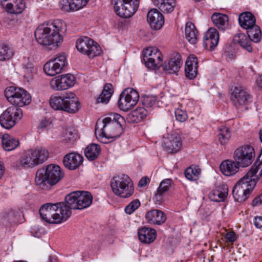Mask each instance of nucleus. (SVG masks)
<instances>
[{"mask_svg": "<svg viewBox=\"0 0 262 262\" xmlns=\"http://www.w3.org/2000/svg\"><path fill=\"white\" fill-rule=\"evenodd\" d=\"M253 224L257 228H262V216H256L254 219Z\"/></svg>", "mask_w": 262, "mask_h": 262, "instance_id": "56", "label": "nucleus"}, {"mask_svg": "<svg viewBox=\"0 0 262 262\" xmlns=\"http://www.w3.org/2000/svg\"><path fill=\"white\" fill-rule=\"evenodd\" d=\"M171 180L170 179H165L162 181L158 188V192L160 191L162 192V193H165L169 188L171 186Z\"/></svg>", "mask_w": 262, "mask_h": 262, "instance_id": "49", "label": "nucleus"}, {"mask_svg": "<svg viewBox=\"0 0 262 262\" xmlns=\"http://www.w3.org/2000/svg\"><path fill=\"white\" fill-rule=\"evenodd\" d=\"M256 82L257 85L261 88H262V75H259L257 78Z\"/></svg>", "mask_w": 262, "mask_h": 262, "instance_id": "62", "label": "nucleus"}, {"mask_svg": "<svg viewBox=\"0 0 262 262\" xmlns=\"http://www.w3.org/2000/svg\"><path fill=\"white\" fill-rule=\"evenodd\" d=\"M228 192V187L226 184L219 186L209 194V199L213 202H223L226 198Z\"/></svg>", "mask_w": 262, "mask_h": 262, "instance_id": "24", "label": "nucleus"}, {"mask_svg": "<svg viewBox=\"0 0 262 262\" xmlns=\"http://www.w3.org/2000/svg\"><path fill=\"white\" fill-rule=\"evenodd\" d=\"M14 54V50L10 47L3 45L0 47V61L8 60Z\"/></svg>", "mask_w": 262, "mask_h": 262, "instance_id": "41", "label": "nucleus"}, {"mask_svg": "<svg viewBox=\"0 0 262 262\" xmlns=\"http://www.w3.org/2000/svg\"><path fill=\"white\" fill-rule=\"evenodd\" d=\"M7 99L15 106H10L0 116V124L6 129L12 128L23 116L20 108L16 107L29 104L31 101V96L26 90L14 86L7 88L5 91Z\"/></svg>", "mask_w": 262, "mask_h": 262, "instance_id": "1", "label": "nucleus"}, {"mask_svg": "<svg viewBox=\"0 0 262 262\" xmlns=\"http://www.w3.org/2000/svg\"><path fill=\"white\" fill-rule=\"evenodd\" d=\"M185 35L187 40L192 44L196 43L198 39V31L194 25L188 22L186 24Z\"/></svg>", "mask_w": 262, "mask_h": 262, "instance_id": "34", "label": "nucleus"}, {"mask_svg": "<svg viewBox=\"0 0 262 262\" xmlns=\"http://www.w3.org/2000/svg\"><path fill=\"white\" fill-rule=\"evenodd\" d=\"M66 31L64 22L57 19L39 25L35 30V37L40 45L58 46V44L62 41L63 34Z\"/></svg>", "mask_w": 262, "mask_h": 262, "instance_id": "2", "label": "nucleus"}, {"mask_svg": "<svg viewBox=\"0 0 262 262\" xmlns=\"http://www.w3.org/2000/svg\"><path fill=\"white\" fill-rule=\"evenodd\" d=\"M219 133L217 135L218 139L221 144H226L231 138V133L229 129L224 127L219 129Z\"/></svg>", "mask_w": 262, "mask_h": 262, "instance_id": "43", "label": "nucleus"}, {"mask_svg": "<svg viewBox=\"0 0 262 262\" xmlns=\"http://www.w3.org/2000/svg\"><path fill=\"white\" fill-rule=\"evenodd\" d=\"M124 118L118 114H112L102 120H98L95 125L96 132H100V136L107 139H116L123 133L122 124Z\"/></svg>", "mask_w": 262, "mask_h": 262, "instance_id": "3", "label": "nucleus"}, {"mask_svg": "<svg viewBox=\"0 0 262 262\" xmlns=\"http://www.w3.org/2000/svg\"><path fill=\"white\" fill-rule=\"evenodd\" d=\"M260 164H262V148L260 149V155L259 157L257 158V161L253 166L257 167L258 169L259 166Z\"/></svg>", "mask_w": 262, "mask_h": 262, "instance_id": "61", "label": "nucleus"}, {"mask_svg": "<svg viewBox=\"0 0 262 262\" xmlns=\"http://www.w3.org/2000/svg\"><path fill=\"white\" fill-rule=\"evenodd\" d=\"M162 60V53L156 48L148 47L142 52L141 61L145 66H157Z\"/></svg>", "mask_w": 262, "mask_h": 262, "instance_id": "15", "label": "nucleus"}, {"mask_svg": "<svg viewBox=\"0 0 262 262\" xmlns=\"http://www.w3.org/2000/svg\"><path fill=\"white\" fill-rule=\"evenodd\" d=\"M147 114V110L143 107H138L128 115L129 122L137 123L144 119Z\"/></svg>", "mask_w": 262, "mask_h": 262, "instance_id": "31", "label": "nucleus"}, {"mask_svg": "<svg viewBox=\"0 0 262 262\" xmlns=\"http://www.w3.org/2000/svg\"><path fill=\"white\" fill-rule=\"evenodd\" d=\"M163 72L167 74H174L178 72L181 67H162Z\"/></svg>", "mask_w": 262, "mask_h": 262, "instance_id": "54", "label": "nucleus"}, {"mask_svg": "<svg viewBox=\"0 0 262 262\" xmlns=\"http://www.w3.org/2000/svg\"><path fill=\"white\" fill-rule=\"evenodd\" d=\"M201 173V169L197 166L191 165L187 167L184 172L187 179L190 181H196L199 179Z\"/></svg>", "mask_w": 262, "mask_h": 262, "instance_id": "39", "label": "nucleus"}, {"mask_svg": "<svg viewBox=\"0 0 262 262\" xmlns=\"http://www.w3.org/2000/svg\"><path fill=\"white\" fill-rule=\"evenodd\" d=\"M114 92L113 86L111 83H106L99 97L97 99V103H102L103 104H107Z\"/></svg>", "mask_w": 262, "mask_h": 262, "instance_id": "30", "label": "nucleus"}, {"mask_svg": "<svg viewBox=\"0 0 262 262\" xmlns=\"http://www.w3.org/2000/svg\"><path fill=\"white\" fill-rule=\"evenodd\" d=\"M83 157L76 152H70L66 155L63 158V164L70 170L77 169L82 163Z\"/></svg>", "mask_w": 262, "mask_h": 262, "instance_id": "17", "label": "nucleus"}, {"mask_svg": "<svg viewBox=\"0 0 262 262\" xmlns=\"http://www.w3.org/2000/svg\"><path fill=\"white\" fill-rule=\"evenodd\" d=\"M211 20L216 27L223 31L228 26V17L226 14L215 13L212 15Z\"/></svg>", "mask_w": 262, "mask_h": 262, "instance_id": "32", "label": "nucleus"}, {"mask_svg": "<svg viewBox=\"0 0 262 262\" xmlns=\"http://www.w3.org/2000/svg\"><path fill=\"white\" fill-rule=\"evenodd\" d=\"M5 169L4 166L1 164H0V180L2 179V177L3 176L4 173H5Z\"/></svg>", "mask_w": 262, "mask_h": 262, "instance_id": "63", "label": "nucleus"}, {"mask_svg": "<svg viewBox=\"0 0 262 262\" xmlns=\"http://www.w3.org/2000/svg\"><path fill=\"white\" fill-rule=\"evenodd\" d=\"M247 34L249 39L254 42H259L261 39V31L260 27L255 25L247 30Z\"/></svg>", "mask_w": 262, "mask_h": 262, "instance_id": "38", "label": "nucleus"}, {"mask_svg": "<svg viewBox=\"0 0 262 262\" xmlns=\"http://www.w3.org/2000/svg\"><path fill=\"white\" fill-rule=\"evenodd\" d=\"M233 41L234 43H238L243 48L249 52H252L251 41L245 34L239 33L235 36L233 38Z\"/></svg>", "mask_w": 262, "mask_h": 262, "instance_id": "37", "label": "nucleus"}, {"mask_svg": "<svg viewBox=\"0 0 262 262\" xmlns=\"http://www.w3.org/2000/svg\"><path fill=\"white\" fill-rule=\"evenodd\" d=\"M146 71L149 75L160 74L162 72V67H146Z\"/></svg>", "mask_w": 262, "mask_h": 262, "instance_id": "52", "label": "nucleus"}, {"mask_svg": "<svg viewBox=\"0 0 262 262\" xmlns=\"http://www.w3.org/2000/svg\"><path fill=\"white\" fill-rule=\"evenodd\" d=\"M64 67H43L45 73L49 76H54L62 73Z\"/></svg>", "mask_w": 262, "mask_h": 262, "instance_id": "45", "label": "nucleus"}, {"mask_svg": "<svg viewBox=\"0 0 262 262\" xmlns=\"http://www.w3.org/2000/svg\"><path fill=\"white\" fill-rule=\"evenodd\" d=\"M2 142L4 149L7 151L14 149L19 144L17 139L13 138L8 134H5L3 136Z\"/></svg>", "mask_w": 262, "mask_h": 262, "instance_id": "35", "label": "nucleus"}, {"mask_svg": "<svg viewBox=\"0 0 262 262\" xmlns=\"http://www.w3.org/2000/svg\"><path fill=\"white\" fill-rule=\"evenodd\" d=\"M262 204V192L258 196L255 197L251 203V205L253 207L260 206Z\"/></svg>", "mask_w": 262, "mask_h": 262, "instance_id": "55", "label": "nucleus"}, {"mask_svg": "<svg viewBox=\"0 0 262 262\" xmlns=\"http://www.w3.org/2000/svg\"><path fill=\"white\" fill-rule=\"evenodd\" d=\"M145 218L151 224L161 225L165 222L166 216L160 210L152 209L147 212Z\"/></svg>", "mask_w": 262, "mask_h": 262, "instance_id": "20", "label": "nucleus"}, {"mask_svg": "<svg viewBox=\"0 0 262 262\" xmlns=\"http://www.w3.org/2000/svg\"><path fill=\"white\" fill-rule=\"evenodd\" d=\"M182 146L181 137L178 133L171 134L164 142V149L170 154H176L180 151Z\"/></svg>", "mask_w": 262, "mask_h": 262, "instance_id": "16", "label": "nucleus"}, {"mask_svg": "<svg viewBox=\"0 0 262 262\" xmlns=\"http://www.w3.org/2000/svg\"><path fill=\"white\" fill-rule=\"evenodd\" d=\"M100 151L101 148L98 144L92 143L85 148L84 155L89 160L94 161L98 158Z\"/></svg>", "mask_w": 262, "mask_h": 262, "instance_id": "36", "label": "nucleus"}, {"mask_svg": "<svg viewBox=\"0 0 262 262\" xmlns=\"http://www.w3.org/2000/svg\"><path fill=\"white\" fill-rule=\"evenodd\" d=\"M77 193L78 209H82L90 206L92 203L93 196L88 191H76Z\"/></svg>", "mask_w": 262, "mask_h": 262, "instance_id": "26", "label": "nucleus"}, {"mask_svg": "<svg viewBox=\"0 0 262 262\" xmlns=\"http://www.w3.org/2000/svg\"><path fill=\"white\" fill-rule=\"evenodd\" d=\"M219 40V34L218 31L215 28H210L204 36V46L206 48L210 46V50H213L217 45Z\"/></svg>", "mask_w": 262, "mask_h": 262, "instance_id": "19", "label": "nucleus"}, {"mask_svg": "<svg viewBox=\"0 0 262 262\" xmlns=\"http://www.w3.org/2000/svg\"><path fill=\"white\" fill-rule=\"evenodd\" d=\"M164 194V193H162L161 191L158 192V190H157L154 197L155 201L156 202H158L159 204H160V203L162 201Z\"/></svg>", "mask_w": 262, "mask_h": 262, "instance_id": "60", "label": "nucleus"}, {"mask_svg": "<svg viewBox=\"0 0 262 262\" xmlns=\"http://www.w3.org/2000/svg\"><path fill=\"white\" fill-rule=\"evenodd\" d=\"M152 2L161 11L170 13L174 10L176 0H152Z\"/></svg>", "mask_w": 262, "mask_h": 262, "instance_id": "29", "label": "nucleus"}, {"mask_svg": "<svg viewBox=\"0 0 262 262\" xmlns=\"http://www.w3.org/2000/svg\"><path fill=\"white\" fill-rule=\"evenodd\" d=\"M147 20L151 28L156 30H160L164 23L163 14L156 9H151L148 11Z\"/></svg>", "mask_w": 262, "mask_h": 262, "instance_id": "18", "label": "nucleus"}, {"mask_svg": "<svg viewBox=\"0 0 262 262\" xmlns=\"http://www.w3.org/2000/svg\"><path fill=\"white\" fill-rule=\"evenodd\" d=\"M148 182H149L148 177L147 176L143 177L139 181L138 186L141 187H144L147 185Z\"/></svg>", "mask_w": 262, "mask_h": 262, "instance_id": "59", "label": "nucleus"}, {"mask_svg": "<svg viewBox=\"0 0 262 262\" xmlns=\"http://www.w3.org/2000/svg\"><path fill=\"white\" fill-rule=\"evenodd\" d=\"M157 100V96H147L144 98L143 103L146 107H151L155 103Z\"/></svg>", "mask_w": 262, "mask_h": 262, "instance_id": "51", "label": "nucleus"}, {"mask_svg": "<svg viewBox=\"0 0 262 262\" xmlns=\"http://www.w3.org/2000/svg\"><path fill=\"white\" fill-rule=\"evenodd\" d=\"M226 238L230 242H233L236 239V234L234 232H228L226 235Z\"/></svg>", "mask_w": 262, "mask_h": 262, "instance_id": "58", "label": "nucleus"}, {"mask_svg": "<svg viewBox=\"0 0 262 262\" xmlns=\"http://www.w3.org/2000/svg\"><path fill=\"white\" fill-rule=\"evenodd\" d=\"M254 150L252 146L245 145L237 148L234 152V160L243 167L249 166L254 158Z\"/></svg>", "mask_w": 262, "mask_h": 262, "instance_id": "13", "label": "nucleus"}, {"mask_svg": "<svg viewBox=\"0 0 262 262\" xmlns=\"http://www.w3.org/2000/svg\"><path fill=\"white\" fill-rule=\"evenodd\" d=\"M240 165L234 160H226L220 165V170L225 176H231L239 170Z\"/></svg>", "mask_w": 262, "mask_h": 262, "instance_id": "23", "label": "nucleus"}, {"mask_svg": "<svg viewBox=\"0 0 262 262\" xmlns=\"http://www.w3.org/2000/svg\"><path fill=\"white\" fill-rule=\"evenodd\" d=\"M138 233L139 240L145 244L152 243L157 236V233L154 229L145 227L139 229Z\"/></svg>", "mask_w": 262, "mask_h": 262, "instance_id": "22", "label": "nucleus"}, {"mask_svg": "<svg viewBox=\"0 0 262 262\" xmlns=\"http://www.w3.org/2000/svg\"><path fill=\"white\" fill-rule=\"evenodd\" d=\"M141 203L138 199H135L128 204L124 209L125 212L127 214H131L140 206Z\"/></svg>", "mask_w": 262, "mask_h": 262, "instance_id": "46", "label": "nucleus"}, {"mask_svg": "<svg viewBox=\"0 0 262 262\" xmlns=\"http://www.w3.org/2000/svg\"><path fill=\"white\" fill-rule=\"evenodd\" d=\"M258 171V167L252 166L247 173L235 185L232 194L236 202L245 201L249 196L256 185V181L253 177Z\"/></svg>", "mask_w": 262, "mask_h": 262, "instance_id": "5", "label": "nucleus"}, {"mask_svg": "<svg viewBox=\"0 0 262 262\" xmlns=\"http://www.w3.org/2000/svg\"><path fill=\"white\" fill-rule=\"evenodd\" d=\"M199 61L198 58L194 55H190L187 57L185 66H197Z\"/></svg>", "mask_w": 262, "mask_h": 262, "instance_id": "53", "label": "nucleus"}, {"mask_svg": "<svg viewBox=\"0 0 262 262\" xmlns=\"http://www.w3.org/2000/svg\"><path fill=\"white\" fill-rule=\"evenodd\" d=\"M36 152V163L38 165L42 164L49 157V152L47 150L42 147H37L34 149Z\"/></svg>", "mask_w": 262, "mask_h": 262, "instance_id": "42", "label": "nucleus"}, {"mask_svg": "<svg viewBox=\"0 0 262 262\" xmlns=\"http://www.w3.org/2000/svg\"><path fill=\"white\" fill-rule=\"evenodd\" d=\"M115 12L123 18L132 16L139 6V0H112Z\"/></svg>", "mask_w": 262, "mask_h": 262, "instance_id": "10", "label": "nucleus"}, {"mask_svg": "<svg viewBox=\"0 0 262 262\" xmlns=\"http://www.w3.org/2000/svg\"><path fill=\"white\" fill-rule=\"evenodd\" d=\"M139 99V95L137 91L130 88L125 89L120 95L118 106L120 110L127 112L137 104Z\"/></svg>", "mask_w": 262, "mask_h": 262, "instance_id": "12", "label": "nucleus"}, {"mask_svg": "<svg viewBox=\"0 0 262 262\" xmlns=\"http://www.w3.org/2000/svg\"><path fill=\"white\" fill-rule=\"evenodd\" d=\"M25 3L23 0H15L13 3H8L5 6L6 10L10 13H21L25 9Z\"/></svg>", "mask_w": 262, "mask_h": 262, "instance_id": "33", "label": "nucleus"}, {"mask_svg": "<svg viewBox=\"0 0 262 262\" xmlns=\"http://www.w3.org/2000/svg\"><path fill=\"white\" fill-rule=\"evenodd\" d=\"M75 77L70 74L61 75L51 79L50 82L51 88L56 91L67 90L75 84Z\"/></svg>", "mask_w": 262, "mask_h": 262, "instance_id": "14", "label": "nucleus"}, {"mask_svg": "<svg viewBox=\"0 0 262 262\" xmlns=\"http://www.w3.org/2000/svg\"><path fill=\"white\" fill-rule=\"evenodd\" d=\"M50 104L54 110L70 114L76 113L81 107L78 98L73 93L62 97L52 96L50 99Z\"/></svg>", "mask_w": 262, "mask_h": 262, "instance_id": "7", "label": "nucleus"}, {"mask_svg": "<svg viewBox=\"0 0 262 262\" xmlns=\"http://www.w3.org/2000/svg\"><path fill=\"white\" fill-rule=\"evenodd\" d=\"M62 206L63 202L42 205L39 210L40 217L50 224H59L66 221L70 217V212L67 211L64 213Z\"/></svg>", "mask_w": 262, "mask_h": 262, "instance_id": "6", "label": "nucleus"}, {"mask_svg": "<svg viewBox=\"0 0 262 262\" xmlns=\"http://www.w3.org/2000/svg\"><path fill=\"white\" fill-rule=\"evenodd\" d=\"M36 73L34 67H21L19 70V74L22 75L27 81L31 80L34 75Z\"/></svg>", "mask_w": 262, "mask_h": 262, "instance_id": "44", "label": "nucleus"}, {"mask_svg": "<svg viewBox=\"0 0 262 262\" xmlns=\"http://www.w3.org/2000/svg\"><path fill=\"white\" fill-rule=\"evenodd\" d=\"M89 0H61L60 4L62 5V8L66 11L78 10L88 3Z\"/></svg>", "mask_w": 262, "mask_h": 262, "instance_id": "27", "label": "nucleus"}, {"mask_svg": "<svg viewBox=\"0 0 262 262\" xmlns=\"http://www.w3.org/2000/svg\"><path fill=\"white\" fill-rule=\"evenodd\" d=\"M51 123V122L49 119L44 118L39 123V127L41 129L46 128L50 125Z\"/></svg>", "mask_w": 262, "mask_h": 262, "instance_id": "57", "label": "nucleus"}, {"mask_svg": "<svg viewBox=\"0 0 262 262\" xmlns=\"http://www.w3.org/2000/svg\"><path fill=\"white\" fill-rule=\"evenodd\" d=\"M240 26L246 30L255 25L256 19L252 13L245 12L241 13L238 17Z\"/></svg>", "mask_w": 262, "mask_h": 262, "instance_id": "25", "label": "nucleus"}, {"mask_svg": "<svg viewBox=\"0 0 262 262\" xmlns=\"http://www.w3.org/2000/svg\"><path fill=\"white\" fill-rule=\"evenodd\" d=\"M36 157V152H34V149H28L20 159V165L25 168H33L37 166Z\"/></svg>", "mask_w": 262, "mask_h": 262, "instance_id": "21", "label": "nucleus"}, {"mask_svg": "<svg viewBox=\"0 0 262 262\" xmlns=\"http://www.w3.org/2000/svg\"><path fill=\"white\" fill-rule=\"evenodd\" d=\"M181 63V55L178 53H174L170 55L167 64L168 66H179Z\"/></svg>", "mask_w": 262, "mask_h": 262, "instance_id": "47", "label": "nucleus"}, {"mask_svg": "<svg viewBox=\"0 0 262 262\" xmlns=\"http://www.w3.org/2000/svg\"><path fill=\"white\" fill-rule=\"evenodd\" d=\"M64 176V172L59 166L50 164L37 170L35 183L39 188L48 190L57 184Z\"/></svg>", "mask_w": 262, "mask_h": 262, "instance_id": "4", "label": "nucleus"}, {"mask_svg": "<svg viewBox=\"0 0 262 262\" xmlns=\"http://www.w3.org/2000/svg\"><path fill=\"white\" fill-rule=\"evenodd\" d=\"M230 92L231 101L237 109L248 105L252 101L251 95L241 85H232Z\"/></svg>", "mask_w": 262, "mask_h": 262, "instance_id": "11", "label": "nucleus"}, {"mask_svg": "<svg viewBox=\"0 0 262 262\" xmlns=\"http://www.w3.org/2000/svg\"><path fill=\"white\" fill-rule=\"evenodd\" d=\"M259 139L260 141L262 142V129L260 130L259 133Z\"/></svg>", "mask_w": 262, "mask_h": 262, "instance_id": "64", "label": "nucleus"}, {"mask_svg": "<svg viewBox=\"0 0 262 262\" xmlns=\"http://www.w3.org/2000/svg\"><path fill=\"white\" fill-rule=\"evenodd\" d=\"M198 67H185V73L186 77L189 79H194L198 74Z\"/></svg>", "mask_w": 262, "mask_h": 262, "instance_id": "48", "label": "nucleus"}, {"mask_svg": "<svg viewBox=\"0 0 262 262\" xmlns=\"http://www.w3.org/2000/svg\"><path fill=\"white\" fill-rule=\"evenodd\" d=\"M111 186L116 195L123 198H129L134 191L131 179L128 176L123 174L114 177L111 180Z\"/></svg>", "mask_w": 262, "mask_h": 262, "instance_id": "8", "label": "nucleus"}, {"mask_svg": "<svg viewBox=\"0 0 262 262\" xmlns=\"http://www.w3.org/2000/svg\"><path fill=\"white\" fill-rule=\"evenodd\" d=\"M68 61L64 54H59L49 59L44 66H67Z\"/></svg>", "mask_w": 262, "mask_h": 262, "instance_id": "40", "label": "nucleus"}, {"mask_svg": "<svg viewBox=\"0 0 262 262\" xmlns=\"http://www.w3.org/2000/svg\"><path fill=\"white\" fill-rule=\"evenodd\" d=\"M77 191H73L67 195L65 197V203L63 202V209L64 213L67 211L70 212V216L72 212L71 209H78L77 204Z\"/></svg>", "mask_w": 262, "mask_h": 262, "instance_id": "28", "label": "nucleus"}, {"mask_svg": "<svg viewBox=\"0 0 262 262\" xmlns=\"http://www.w3.org/2000/svg\"><path fill=\"white\" fill-rule=\"evenodd\" d=\"M175 116L176 119L181 122L185 121L187 119V114L186 112L181 109H177L175 111Z\"/></svg>", "mask_w": 262, "mask_h": 262, "instance_id": "50", "label": "nucleus"}, {"mask_svg": "<svg viewBox=\"0 0 262 262\" xmlns=\"http://www.w3.org/2000/svg\"><path fill=\"white\" fill-rule=\"evenodd\" d=\"M76 47L79 52L86 55L90 59L99 56L102 53L100 45L88 37L78 39L76 42Z\"/></svg>", "mask_w": 262, "mask_h": 262, "instance_id": "9", "label": "nucleus"}]
</instances>
